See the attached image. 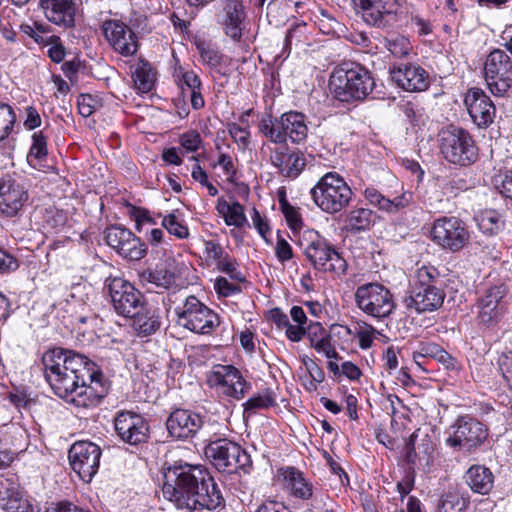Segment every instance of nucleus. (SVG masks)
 <instances>
[{
	"label": "nucleus",
	"instance_id": "obj_47",
	"mask_svg": "<svg viewBox=\"0 0 512 512\" xmlns=\"http://www.w3.org/2000/svg\"><path fill=\"white\" fill-rule=\"evenodd\" d=\"M133 81L140 92L148 93L154 86L155 74L148 64H143L133 73Z\"/></svg>",
	"mask_w": 512,
	"mask_h": 512
},
{
	"label": "nucleus",
	"instance_id": "obj_57",
	"mask_svg": "<svg viewBox=\"0 0 512 512\" xmlns=\"http://www.w3.org/2000/svg\"><path fill=\"white\" fill-rule=\"evenodd\" d=\"M228 132L239 146L243 148L248 146L250 133L247 128L241 127L236 123H230L228 125Z\"/></svg>",
	"mask_w": 512,
	"mask_h": 512
},
{
	"label": "nucleus",
	"instance_id": "obj_22",
	"mask_svg": "<svg viewBox=\"0 0 512 512\" xmlns=\"http://www.w3.org/2000/svg\"><path fill=\"white\" fill-rule=\"evenodd\" d=\"M170 436L176 439H188L201 430H206L208 423L205 417L188 409H176L166 420Z\"/></svg>",
	"mask_w": 512,
	"mask_h": 512
},
{
	"label": "nucleus",
	"instance_id": "obj_64",
	"mask_svg": "<svg viewBox=\"0 0 512 512\" xmlns=\"http://www.w3.org/2000/svg\"><path fill=\"white\" fill-rule=\"evenodd\" d=\"M204 252L207 260L214 261L215 263L221 260L224 256V251L221 245L212 240L204 242Z\"/></svg>",
	"mask_w": 512,
	"mask_h": 512
},
{
	"label": "nucleus",
	"instance_id": "obj_19",
	"mask_svg": "<svg viewBox=\"0 0 512 512\" xmlns=\"http://www.w3.org/2000/svg\"><path fill=\"white\" fill-rule=\"evenodd\" d=\"M114 428L119 439L129 445L144 443L149 438V425L140 414L121 410L114 418Z\"/></svg>",
	"mask_w": 512,
	"mask_h": 512
},
{
	"label": "nucleus",
	"instance_id": "obj_49",
	"mask_svg": "<svg viewBox=\"0 0 512 512\" xmlns=\"http://www.w3.org/2000/svg\"><path fill=\"white\" fill-rule=\"evenodd\" d=\"M465 509V500L454 493L443 495L438 505V512H464Z\"/></svg>",
	"mask_w": 512,
	"mask_h": 512
},
{
	"label": "nucleus",
	"instance_id": "obj_16",
	"mask_svg": "<svg viewBox=\"0 0 512 512\" xmlns=\"http://www.w3.org/2000/svg\"><path fill=\"white\" fill-rule=\"evenodd\" d=\"M101 449L95 443L79 441L69 450V461L72 469L85 482H90L98 472Z\"/></svg>",
	"mask_w": 512,
	"mask_h": 512
},
{
	"label": "nucleus",
	"instance_id": "obj_7",
	"mask_svg": "<svg viewBox=\"0 0 512 512\" xmlns=\"http://www.w3.org/2000/svg\"><path fill=\"white\" fill-rule=\"evenodd\" d=\"M205 455L219 472L233 473L251 465L250 455L239 444L226 438L209 441Z\"/></svg>",
	"mask_w": 512,
	"mask_h": 512
},
{
	"label": "nucleus",
	"instance_id": "obj_32",
	"mask_svg": "<svg viewBox=\"0 0 512 512\" xmlns=\"http://www.w3.org/2000/svg\"><path fill=\"white\" fill-rule=\"evenodd\" d=\"M365 199L373 206L388 213H397L406 208L413 199L411 192H404L393 199L386 198L374 187H367L364 190Z\"/></svg>",
	"mask_w": 512,
	"mask_h": 512
},
{
	"label": "nucleus",
	"instance_id": "obj_31",
	"mask_svg": "<svg viewBox=\"0 0 512 512\" xmlns=\"http://www.w3.org/2000/svg\"><path fill=\"white\" fill-rule=\"evenodd\" d=\"M270 160L280 174L288 178H296L306 165L305 158L301 152H289L288 148L284 146L275 148L271 152Z\"/></svg>",
	"mask_w": 512,
	"mask_h": 512
},
{
	"label": "nucleus",
	"instance_id": "obj_30",
	"mask_svg": "<svg viewBox=\"0 0 512 512\" xmlns=\"http://www.w3.org/2000/svg\"><path fill=\"white\" fill-rule=\"evenodd\" d=\"M46 18L64 29L75 25L76 7L73 0H40Z\"/></svg>",
	"mask_w": 512,
	"mask_h": 512
},
{
	"label": "nucleus",
	"instance_id": "obj_1",
	"mask_svg": "<svg viewBox=\"0 0 512 512\" xmlns=\"http://www.w3.org/2000/svg\"><path fill=\"white\" fill-rule=\"evenodd\" d=\"M42 363L53 392L78 407L96 406L108 392L102 374L83 354L54 348L44 353Z\"/></svg>",
	"mask_w": 512,
	"mask_h": 512
},
{
	"label": "nucleus",
	"instance_id": "obj_39",
	"mask_svg": "<svg viewBox=\"0 0 512 512\" xmlns=\"http://www.w3.org/2000/svg\"><path fill=\"white\" fill-rule=\"evenodd\" d=\"M216 209L228 226L242 227L247 222L244 207L239 202L230 204L225 199L219 198Z\"/></svg>",
	"mask_w": 512,
	"mask_h": 512
},
{
	"label": "nucleus",
	"instance_id": "obj_48",
	"mask_svg": "<svg viewBox=\"0 0 512 512\" xmlns=\"http://www.w3.org/2000/svg\"><path fill=\"white\" fill-rule=\"evenodd\" d=\"M385 47L397 58L407 57L412 50L409 39L401 35L385 38Z\"/></svg>",
	"mask_w": 512,
	"mask_h": 512
},
{
	"label": "nucleus",
	"instance_id": "obj_27",
	"mask_svg": "<svg viewBox=\"0 0 512 512\" xmlns=\"http://www.w3.org/2000/svg\"><path fill=\"white\" fill-rule=\"evenodd\" d=\"M445 294L435 285L414 287L410 295L405 297L404 305L407 309H414L417 313L435 311L443 304Z\"/></svg>",
	"mask_w": 512,
	"mask_h": 512
},
{
	"label": "nucleus",
	"instance_id": "obj_51",
	"mask_svg": "<svg viewBox=\"0 0 512 512\" xmlns=\"http://www.w3.org/2000/svg\"><path fill=\"white\" fill-rule=\"evenodd\" d=\"M179 143L186 153H193L200 148L202 138L196 130H189L180 135Z\"/></svg>",
	"mask_w": 512,
	"mask_h": 512
},
{
	"label": "nucleus",
	"instance_id": "obj_5",
	"mask_svg": "<svg viewBox=\"0 0 512 512\" xmlns=\"http://www.w3.org/2000/svg\"><path fill=\"white\" fill-rule=\"evenodd\" d=\"M301 246L306 259L316 270L345 274L348 267L346 260L317 232H307L301 240Z\"/></svg>",
	"mask_w": 512,
	"mask_h": 512
},
{
	"label": "nucleus",
	"instance_id": "obj_28",
	"mask_svg": "<svg viewBox=\"0 0 512 512\" xmlns=\"http://www.w3.org/2000/svg\"><path fill=\"white\" fill-rule=\"evenodd\" d=\"M390 74L397 86L408 92L424 91L429 86L428 73L418 65L392 67Z\"/></svg>",
	"mask_w": 512,
	"mask_h": 512
},
{
	"label": "nucleus",
	"instance_id": "obj_9",
	"mask_svg": "<svg viewBox=\"0 0 512 512\" xmlns=\"http://www.w3.org/2000/svg\"><path fill=\"white\" fill-rule=\"evenodd\" d=\"M356 306L374 318H386L394 310L393 296L388 288L378 282L365 283L354 293Z\"/></svg>",
	"mask_w": 512,
	"mask_h": 512
},
{
	"label": "nucleus",
	"instance_id": "obj_61",
	"mask_svg": "<svg viewBox=\"0 0 512 512\" xmlns=\"http://www.w3.org/2000/svg\"><path fill=\"white\" fill-rule=\"evenodd\" d=\"M78 111L83 117L91 116L96 110L97 102L89 94H81L77 101Z\"/></svg>",
	"mask_w": 512,
	"mask_h": 512
},
{
	"label": "nucleus",
	"instance_id": "obj_18",
	"mask_svg": "<svg viewBox=\"0 0 512 512\" xmlns=\"http://www.w3.org/2000/svg\"><path fill=\"white\" fill-rule=\"evenodd\" d=\"M104 234L106 243L122 257L137 261L146 255V245L129 229L115 225L106 228Z\"/></svg>",
	"mask_w": 512,
	"mask_h": 512
},
{
	"label": "nucleus",
	"instance_id": "obj_35",
	"mask_svg": "<svg viewBox=\"0 0 512 512\" xmlns=\"http://www.w3.org/2000/svg\"><path fill=\"white\" fill-rule=\"evenodd\" d=\"M173 261L170 259L159 263L154 269L142 272L141 279L144 282L154 284L156 287L168 289L175 283V273L172 269Z\"/></svg>",
	"mask_w": 512,
	"mask_h": 512
},
{
	"label": "nucleus",
	"instance_id": "obj_63",
	"mask_svg": "<svg viewBox=\"0 0 512 512\" xmlns=\"http://www.w3.org/2000/svg\"><path fill=\"white\" fill-rule=\"evenodd\" d=\"M275 254L282 263L289 261L293 257L291 245L282 237H278L275 245Z\"/></svg>",
	"mask_w": 512,
	"mask_h": 512
},
{
	"label": "nucleus",
	"instance_id": "obj_36",
	"mask_svg": "<svg viewBox=\"0 0 512 512\" xmlns=\"http://www.w3.org/2000/svg\"><path fill=\"white\" fill-rule=\"evenodd\" d=\"M285 123V139H290L295 144L302 143L308 134L306 117L296 111L283 113Z\"/></svg>",
	"mask_w": 512,
	"mask_h": 512
},
{
	"label": "nucleus",
	"instance_id": "obj_15",
	"mask_svg": "<svg viewBox=\"0 0 512 512\" xmlns=\"http://www.w3.org/2000/svg\"><path fill=\"white\" fill-rule=\"evenodd\" d=\"M106 287L114 310L124 317L135 315L136 311L146 302L142 293L122 278L107 279Z\"/></svg>",
	"mask_w": 512,
	"mask_h": 512
},
{
	"label": "nucleus",
	"instance_id": "obj_11",
	"mask_svg": "<svg viewBox=\"0 0 512 512\" xmlns=\"http://www.w3.org/2000/svg\"><path fill=\"white\" fill-rule=\"evenodd\" d=\"M484 79L490 92L504 96L512 87V59L503 49L492 50L484 63Z\"/></svg>",
	"mask_w": 512,
	"mask_h": 512
},
{
	"label": "nucleus",
	"instance_id": "obj_54",
	"mask_svg": "<svg viewBox=\"0 0 512 512\" xmlns=\"http://www.w3.org/2000/svg\"><path fill=\"white\" fill-rule=\"evenodd\" d=\"M218 269L229 275V277L238 282H244L245 277L243 274L237 269L236 261L234 259L228 258L227 256H223L221 260L216 262Z\"/></svg>",
	"mask_w": 512,
	"mask_h": 512
},
{
	"label": "nucleus",
	"instance_id": "obj_20",
	"mask_svg": "<svg viewBox=\"0 0 512 512\" xmlns=\"http://www.w3.org/2000/svg\"><path fill=\"white\" fill-rule=\"evenodd\" d=\"M364 22L378 28L392 26L397 22L396 0H354Z\"/></svg>",
	"mask_w": 512,
	"mask_h": 512
},
{
	"label": "nucleus",
	"instance_id": "obj_10",
	"mask_svg": "<svg viewBox=\"0 0 512 512\" xmlns=\"http://www.w3.org/2000/svg\"><path fill=\"white\" fill-rule=\"evenodd\" d=\"M290 493L302 500H311V510L315 512H329L330 498L321 490L315 488L299 469L287 466L278 470Z\"/></svg>",
	"mask_w": 512,
	"mask_h": 512
},
{
	"label": "nucleus",
	"instance_id": "obj_25",
	"mask_svg": "<svg viewBox=\"0 0 512 512\" xmlns=\"http://www.w3.org/2000/svg\"><path fill=\"white\" fill-rule=\"evenodd\" d=\"M218 22L224 33L234 41L242 38L245 29L246 11L242 0H222Z\"/></svg>",
	"mask_w": 512,
	"mask_h": 512
},
{
	"label": "nucleus",
	"instance_id": "obj_14",
	"mask_svg": "<svg viewBox=\"0 0 512 512\" xmlns=\"http://www.w3.org/2000/svg\"><path fill=\"white\" fill-rule=\"evenodd\" d=\"M206 380L209 387L236 400L242 399L251 388L241 372L232 365H215L207 373Z\"/></svg>",
	"mask_w": 512,
	"mask_h": 512
},
{
	"label": "nucleus",
	"instance_id": "obj_2",
	"mask_svg": "<svg viewBox=\"0 0 512 512\" xmlns=\"http://www.w3.org/2000/svg\"><path fill=\"white\" fill-rule=\"evenodd\" d=\"M162 493L178 509L189 511L214 510L224 502L213 477L200 466L188 463L174 464L165 470Z\"/></svg>",
	"mask_w": 512,
	"mask_h": 512
},
{
	"label": "nucleus",
	"instance_id": "obj_55",
	"mask_svg": "<svg viewBox=\"0 0 512 512\" xmlns=\"http://www.w3.org/2000/svg\"><path fill=\"white\" fill-rule=\"evenodd\" d=\"M494 186L502 196L512 200V172L495 176Z\"/></svg>",
	"mask_w": 512,
	"mask_h": 512
},
{
	"label": "nucleus",
	"instance_id": "obj_42",
	"mask_svg": "<svg viewBox=\"0 0 512 512\" xmlns=\"http://www.w3.org/2000/svg\"><path fill=\"white\" fill-rule=\"evenodd\" d=\"M197 50L199 51L202 63L211 70L220 72V69L228 63V57L205 43H198Z\"/></svg>",
	"mask_w": 512,
	"mask_h": 512
},
{
	"label": "nucleus",
	"instance_id": "obj_13",
	"mask_svg": "<svg viewBox=\"0 0 512 512\" xmlns=\"http://www.w3.org/2000/svg\"><path fill=\"white\" fill-rule=\"evenodd\" d=\"M430 234L435 244L451 252H459L470 240V233L465 222L453 216L436 219Z\"/></svg>",
	"mask_w": 512,
	"mask_h": 512
},
{
	"label": "nucleus",
	"instance_id": "obj_58",
	"mask_svg": "<svg viewBox=\"0 0 512 512\" xmlns=\"http://www.w3.org/2000/svg\"><path fill=\"white\" fill-rule=\"evenodd\" d=\"M214 289L219 296L229 297L241 292V287L230 283L226 278L219 277L215 280Z\"/></svg>",
	"mask_w": 512,
	"mask_h": 512
},
{
	"label": "nucleus",
	"instance_id": "obj_62",
	"mask_svg": "<svg viewBox=\"0 0 512 512\" xmlns=\"http://www.w3.org/2000/svg\"><path fill=\"white\" fill-rule=\"evenodd\" d=\"M18 266L17 259L6 250L0 248V274L13 272Z\"/></svg>",
	"mask_w": 512,
	"mask_h": 512
},
{
	"label": "nucleus",
	"instance_id": "obj_26",
	"mask_svg": "<svg viewBox=\"0 0 512 512\" xmlns=\"http://www.w3.org/2000/svg\"><path fill=\"white\" fill-rule=\"evenodd\" d=\"M464 103L473 122L480 128L488 127L495 116V105L480 88H470Z\"/></svg>",
	"mask_w": 512,
	"mask_h": 512
},
{
	"label": "nucleus",
	"instance_id": "obj_6",
	"mask_svg": "<svg viewBox=\"0 0 512 512\" xmlns=\"http://www.w3.org/2000/svg\"><path fill=\"white\" fill-rule=\"evenodd\" d=\"M440 152L452 164L468 166L478 158V148L471 135L464 129L450 126L439 134Z\"/></svg>",
	"mask_w": 512,
	"mask_h": 512
},
{
	"label": "nucleus",
	"instance_id": "obj_43",
	"mask_svg": "<svg viewBox=\"0 0 512 512\" xmlns=\"http://www.w3.org/2000/svg\"><path fill=\"white\" fill-rule=\"evenodd\" d=\"M349 231L359 232L369 229L372 223V211L367 208H356L350 211L346 220Z\"/></svg>",
	"mask_w": 512,
	"mask_h": 512
},
{
	"label": "nucleus",
	"instance_id": "obj_34",
	"mask_svg": "<svg viewBox=\"0 0 512 512\" xmlns=\"http://www.w3.org/2000/svg\"><path fill=\"white\" fill-rule=\"evenodd\" d=\"M28 508L15 483L0 482V510L4 512H25Z\"/></svg>",
	"mask_w": 512,
	"mask_h": 512
},
{
	"label": "nucleus",
	"instance_id": "obj_8",
	"mask_svg": "<svg viewBox=\"0 0 512 512\" xmlns=\"http://www.w3.org/2000/svg\"><path fill=\"white\" fill-rule=\"evenodd\" d=\"M175 314L177 323L194 333L210 334L219 325L218 315L193 295L175 308Z\"/></svg>",
	"mask_w": 512,
	"mask_h": 512
},
{
	"label": "nucleus",
	"instance_id": "obj_41",
	"mask_svg": "<svg viewBox=\"0 0 512 512\" xmlns=\"http://www.w3.org/2000/svg\"><path fill=\"white\" fill-rule=\"evenodd\" d=\"M308 28L305 22L293 23L284 39V52L290 53L292 48H301L308 41Z\"/></svg>",
	"mask_w": 512,
	"mask_h": 512
},
{
	"label": "nucleus",
	"instance_id": "obj_21",
	"mask_svg": "<svg viewBox=\"0 0 512 512\" xmlns=\"http://www.w3.org/2000/svg\"><path fill=\"white\" fill-rule=\"evenodd\" d=\"M102 32L109 45L124 57H130L137 52L136 35L132 29L121 20L108 19L102 24Z\"/></svg>",
	"mask_w": 512,
	"mask_h": 512
},
{
	"label": "nucleus",
	"instance_id": "obj_46",
	"mask_svg": "<svg viewBox=\"0 0 512 512\" xmlns=\"http://www.w3.org/2000/svg\"><path fill=\"white\" fill-rule=\"evenodd\" d=\"M16 121L17 117L12 106L0 102V143L9 138Z\"/></svg>",
	"mask_w": 512,
	"mask_h": 512
},
{
	"label": "nucleus",
	"instance_id": "obj_40",
	"mask_svg": "<svg viewBox=\"0 0 512 512\" xmlns=\"http://www.w3.org/2000/svg\"><path fill=\"white\" fill-rule=\"evenodd\" d=\"M283 114L280 117L263 118L259 124L260 132L275 144H285V123Z\"/></svg>",
	"mask_w": 512,
	"mask_h": 512
},
{
	"label": "nucleus",
	"instance_id": "obj_24",
	"mask_svg": "<svg viewBox=\"0 0 512 512\" xmlns=\"http://www.w3.org/2000/svg\"><path fill=\"white\" fill-rule=\"evenodd\" d=\"M29 199L25 186L6 175L0 178V213L6 217H14L19 214Z\"/></svg>",
	"mask_w": 512,
	"mask_h": 512
},
{
	"label": "nucleus",
	"instance_id": "obj_52",
	"mask_svg": "<svg viewBox=\"0 0 512 512\" xmlns=\"http://www.w3.org/2000/svg\"><path fill=\"white\" fill-rule=\"evenodd\" d=\"M163 227L171 234L180 239H184L189 235L188 228L180 223L174 214L165 216L162 220Z\"/></svg>",
	"mask_w": 512,
	"mask_h": 512
},
{
	"label": "nucleus",
	"instance_id": "obj_17",
	"mask_svg": "<svg viewBox=\"0 0 512 512\" xmlns=\"http://www.w3.org/2000/svg\"><path fill=\"white\" fill-rule=\"evenodd\" d=\"M435 443L432 436L420 429L412 433L404 447V460L413 468L417 466L430 472L435 459Z\"/></svg>",
	"mask_w": 512,
	"mask_h": 512
},
{
	"label": "nucleus",
	"instance_id": "obj_44",
	"mask_svg": "<svg viewBox=\"0 0 512 512\" xmlns=\"http://www.w3.org/2000/svg\"><path fill=\"white\" fill-rule=\"evenodd\" d=\"M479 229L489 235L497 233L503 226L501 215L495 210H485L476 216Z\"/></svg>",
	"mask_w": 512,
	"mask_h": 512
},
{
	"label": "nucleus",
	"instance_id": "obj_23",
	"mask_svg": "<svg viewBox=\"0 0 512 512\" xmlns=\"http://www.w3.org/2000/svg\"><path fill=\"white\" fill-rule=\"evenodd\" d=\"M506 294L507 288L501 284L486 289L479 297L477 318L482 325L491 327L500 321L505 311Z\"/></svg>",
	"mask_w": 512,
	"mask_h": 512
},
{
	"label": "nucleus",
	"instance_id": "obj_45",
	"mask_svg": "<svg viewBox=\"0 0 512 512\" xmlns=\"http://www.w3.org/2000/svg\"><path fill=\"white\" fill-rule=\"evenodd\" d=\"M276 405V395L273 390L265 389L263 392L249 398L244 404V413H254L256 410L268 409Z\"/></svg>",
	"mask_w": 512,
	"mask_h": 512
},
{
	"label": "nucleus",
	"instance_id": "obj_4",
	"mask_svg": "<svg viewBox=\"0 0 512 512\" xmlns=\"http://www.w3.org/2000/svg\"><path fill=\"white\" fill-rule=\"evenodd\" d=\"M310 194L323 212L335 214L349 205L353 192L340 174L327 172L317 181Z\"/></svg>",
	"mask_w": 512,
	"mask_h": 512
},
{
	"label": "nucleus",
	"instance_id": "obj_37",
	"mask_svg": "<svg viewBox=\"0 0 512 512\" xmlns=\"http://www.w3.org/2000/svg\"><path fill=\"white\" fill-rule=\"evenodd\" d=\"M466 481L474 492L487 494L493 487L494 476L489 468L473 465L466 473Z\"/></svg>",
	"mask_w": 512,
	"mask_h": 512
},
{
	"label": "nucleus",
	"instance_id": "obj_59",
	"mask_svg": "<svg viewBox=\"0 0 512 512\" xmlns=\"http://www.w3.org/2000/svg\"><path fill=\"white\" fill-rule=\"evenodd\" d=\"M282 212L289 224L293 229H297L301 226L302 220L299 212L295 207L290 205L286 200L281 201Z\"/></svg>",
	"mask_w": 512,
	"mask_h": 512
},
{
	"label": "nucleus",
	"instance_id": "obj_29",
	"mask_svg": "<svg viewBox=\"0 0 512 512\" xmlns=\"http://www.w3.org/2000/svg\"><path fill=\"white\" fill-rule=\"evenodd\" d=\"M173 76L183 97L189 96L193 109L203 108L205 101L201 93L202 82L199 76L194 71L186 70L182 66L175 67Z\"/></svg>",
	"mask_w": 512,
	"mask_h": 512
},
{
	"label": "nucleus",
	"instance_id": "obj_50",
	"mask_svg": "<svg viewBox=\"0 0 512 512\" xmlns=\"http://www.w3.org/2000/svg\"><path fill=\"white\" fill-rule=\"evenodd\" d=\"M47 155V140L42 131L35 132L32 135V145L28 154V159L42 160Z\"/></svg>",
	"mask_w": 512,
	"mask_h": 512
},
{
	"label": "nucleus",
	"instance_id": "obj_33",
	"mask_svg": "<svg viewBox=\"0 0 512 512\" xmlns=\"http://www.w3.org/2000/svg\"><path fill=\"white\" fill-rule=\"evenodd\" d=\"M128 318L132 319V326L139 334L151 335L160 327V320L156 310L147 302L142 304V307L136 311L135 315H130Z\"/></svg>",
	"mask_w": 512,
	"mask_h": 512
},
{
	"label": "nucleus",
	"instance_id": "obj_38",
	"mask_svg": "<svg viewBox=\"0 0 512 512\" xmlns=\"http://www.w3.org/2000/svg\"><path fill=\"white\" fill-rule=\"evenodd\" d=\"M414 359L418 362L420 358H432L446 366L454 368L455 359L442 347L433 342H420L413 352Z\"/></svg>",
	"mask_w": 512,
	"mask_h": 512
},
{
	"label": "nucleus",
	"instance_id": "obj_3",
	"mask_svg": "<svg viewBox=\"0 0 512 512\" xmlns=\"http://www.w3.org/2000/svg\"><path fill=\"white\" fill-rule=\"evenodd\" d=\"M374 85L370 72L355 63H343L335 68L329 80L334 97L341 102L365 99Z\"/></svg>",
	"mask_w": 512,
	"mask_h": 512
},
{
	"label": "nucleus",
	"instance_id": "obj_56",
	"mask_svg": "<svg viewBox=\"0 0 512 512\" xmlns=\"http://www.w3.org/2000/svg\"><path fill=\"white\" fill-rule=\"evenodd\" d=\"M50 48L48 49V56L55 63H60L64 60L66 51L65 47L60 43V38L56 35L49 36Z\"/></svg>",
	"mask_w": 512,
	"mask_h": 512
},
{
	"label": "nucleus",
	"instance_id": "obj_60",
	"mask_svg": "<svg viewBox=\"0 0 512 512\" xmlns=\"http://www.w3.org/2000/svg\"><path fill=\"white\" fill-rule=\"evenodd\" d=\"M498 363L504 379L512 389V350L502 353Z\"/></svg>",
	"mask_w": 512,
	"mask_h": 512
},
{
	"label": "nucleus",
	"instance_id": "obj_53",
	"mask_svg": "<svg viewBox=\"0 0 512 512\" xmlns=\"http://www.w3.org/2000/svg\"><path fill=\"white\" fill-rule=\"evenodd\" d=\"M310 344L318 353H323L327 358H338V354L331 344V337L329 334L322 335L319 338H312V342Z\"/></svg>",
	"mask_w": 512,
	"mask_h": 512
},
{
	"label": "nucleus",
	"instance_id": "obj_12",
	"mask_svg": "<svg viewBox=\"0 0 512 512\" xmlns=\"http://www.w3.org/2000/svg\"><path fill=\"white\" fill-rule=\"evenodd\" d=\"M487 436L488 430L482 422L462 416L450 426L445 443L451 448L472 452L484 443Z\"/></svg>",
	"mask_w": 512,
	"mask_h": 512
}]
</instances>
